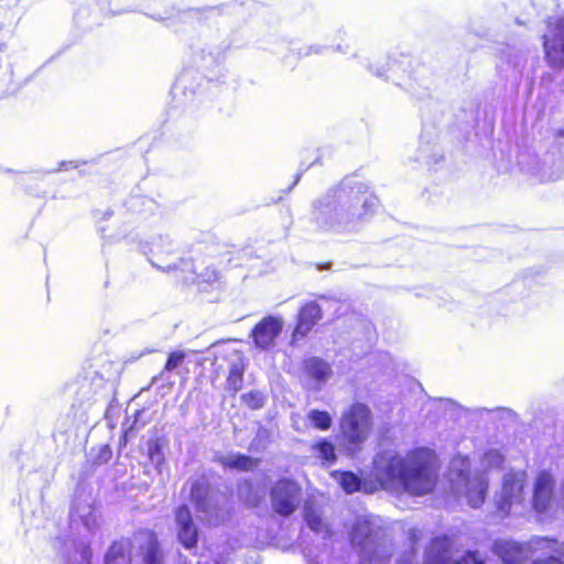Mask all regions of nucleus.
Returning <instances> with one entry per match:
<instances>
[{
	"instance_id": "obj_1",
	"label": "nucleus",
	"mask_w": 564,
	"mask_h": 564,
	"mask_svg": "<svg viewBox=\"0 0 564 564\" xmlns=\"http://www.w3.org/2000/svg\"><path fill=\"white\" fill-rule=\"evenodd\" d=\"M379 198L369 181L347 175L311 204V224L317 231L351 234L376 213Z\"/></svg>"
},
{
	"instance_id": "obj_2",
	"label": "nucleus",
	"mask_w": 564,
	"mask_h": 564,
	"mask_svg": "<svg viewBox=\"0 0 564 564\" xmlns=\"http://www.w3.org/2000/svg\"><path fill=\"white\" fill-rule=\"evenodd\" d=\"M194 68L184 69L176 78L172 95L181 105H191L206 94V86L227 77L225 63L232 46L229 35L204 29L187 44Z\"/></svg>"
},
{
	"instance_id": "obj_3",
	"label": "nucleus",
	"mask_w": 564,
	"mask_h": 564,
	"mask_svg": "<svg viewBox=\"0 0 564 564\" xmlns=\"http://www.w3.org/2000/svg\"><path fill=\"white\" fill-rule=\"evenodd\" d=\"M371 475L383 489L422 497L436 486V456L427 447L411 449L405 455L381 451L372 459Z\"/></svg>"
},
{
	"instance_id": "obj_4",
	"label": "nucleus",
	"mask_w": 564,
	"mask_h": 564,
	"mask_svg": "<svg viewBox=\"0 0 564 564\" xmlns=\"http://www.w3.org/2000/svg\"><path fill=\"white\" fill-rule=\"evenodd\" d=\"M354 58L359 59L373 76L391 82L411 99L422 104L420 110L424 126L429 121L435 123L443 116L445 105L432 97L433 72L426 64L403 53L390 54L384 64L373 63L360 53L354 54Z\"/></svg>"
},
{
	"instance_id": "obj_5",
	"label": "nucleus",
	"mask_w": 564,
	"mask_h": 564,
	"mask_svg": "<svg viewBox=\"0 0 564 564\" xmlns=\"http://www.w3.org/2000/svg\"><path fill=\"white\" fill-rule=\"evenodd\" d=\"M186 485L188 499L203 524L217 528L232 519L235 501L230 494L220 489L215 473L203 470L192 476Z\"/></svg>"
},
{
	"instance_id": "obj_6",
	"label": "nucleus",
	"mask_w": 564,
	"mask_h": 564,
	"mask_svg": "<svg viewBox=\"0 0 564 564\" xmlns=\"http://www.w3.org/2000/svg\"><path fill=\"white\" fill-rule=\"evenodd\" d=\"M231 6L219 4L202 8L180 9L174 4H167L166 0H130L117 9H109V13L118 14L123 12H140L154 20L166 22L167 26L176 22L207 21L215 17L223 15ZM238 6L234 4L232 9Z\"/></svg>"
},
{
	"instance_id": "obj_7",
	"label": "nucleus",
	"mask_w": 564,
	"mask_h": 564,
	"mask_svg": "<svg viewBox=\"0 0 564 564\" xmlns=\"http://www.w3.org/2000/svg\"><path fill=\"white\" fill-rule=\"evenodd\" d=\"M371 429V410L364 403H352L341 414L339 430L335 436L339 451L348 457L357 455L368 440Z\"/></svg>"
},
{
	"instance_id": "obj_8",
	"label": "nucleus",
	"mask_w": 564,
	"mask_h": 564,
	"mask_svg": "<svg viewBox=\"0 0 564 564\" xmlns=\"http://www.w3.org/2000/svg\"><path fill=\"white\" fill-rule=\"evenodd\" d=\"M350 543L362 564H387L393 554L392 543L386 532L366 518L358 519L352 525Z\"/></svg>"
},
{
	"instance_id": "obj_9",
	"label": "nucleus",
	"mask_w": 564,
	"mask_h": 564,
	"mask_svg": "<svg viewBox=\"0 0 564 564\" xmlns=\"http://www.w3.org/2000/svg\"><path fill=\"white\" fill-rule=\"evenodd\" d=\"M520 170L540 182H553L564 177V143L556 141L541 156L530 158L522 153L518 158Z\"/></svg>"
},
{
	"instance_id": "obj_10",
	"label": "nucleus",
	"mask_w": 564,
	"mask_h": 564,
	"mask_svg": "<svg viewBox=\"0 0 564 564\" xmlns=\"http://www.w3.org/2000/svg\"><path fill=\"white\" fill-rule=\"evenodd\" d=\"M269 496L273 512L282 518H289L301 503L302 490L296 481L282 478L272 486Z\"/></svg>"
},
{
	"instance_id": "obj_11",
	"label": "nucleus",
	"mask_w": 564,
	"mask_h": 564,
	"mask_svg": "<svg viewBox=\"0 0 564 564\" xmlns=\"http://www.w3.org/2000/svg\"><path fill=\"white\" fill-rule=\"evenodd\" d=\"M543 47L550 66L564 68V12L549 19Z\"/></svg>"
},
{
	"instance_id": "obj_12",
	"label": "nucleus",
	"mask_w": 564,
	"mask_h": 564,
	"mask_svg": "<svg viewBox=\"0 0 564 564\" xmlns=\"http://www.w3.org/2000/svg\"><path fill=\"white\" fill-rule=\"evenodd\" d=\"M449 542L444 538H435L424 551L422 560L416 550L409 549L398 554L393 564H449Z\"/></svg>"
},
{
	"instance_id": "obj_13",
	"label": "nucleus",
	"mask_w": 564,
	"mask_h": 564,
	"mask_svg": "<svg viewBox=\"0 0 564 564\" xmlns=\"http://www.w3.org/2000/svg\"><path fill=\"white\" fill-rule=\"evenodd\" d=\"M174 249L173 240L170 239L169 236L162 235L140 243L141 252L147 256L152 267L164 272L184 270V268H181V260L178 263L161 264L159 262H164V256L173 253Z\"/></svg>"
},
{
	"instance_id": "obj_14",
	"label": "nucleus",
	"mask_w": 564,
	"mask_h": 564,
	"mask_svg": "<svg viewBox=\"0 0 564 564\" xmlns=\"http://www.w3.org/2000/svg\"><path fill=\"white\" fill-rule=\"evenodd\" d=\"M284 326V321L278 315H268L259 321L251 329L250 337L260 350H269L275 346Z\"/></svg>"
},
{
	"instance_id": "obj_15",
	"label": "nucleus",
	"mask_w": 564,
	"mask_h": 564,
	"mask_svg": "<svg viewBox=\"0 0 564 564\" xmlns=\"http://www.w3.org/2000/svg\"><path fill=\"white\" fill-rule=\"evenodd\" d=\"M527 477V473L523 470H512L503 476L502 489L497 500V507L499 511L508 513L513 503H519L522 501Z\"/></svg>"
},
{
	"instance_id": "obj_16",
	"label": "nucleus",
	"mask_w": 564,
	"mask_h": 564,
	"mask_svg": "<svg viewBox=\"0 0 564 564\" xmlns=\"http://www.w3.org/2000/svg\"><path fill=\"white\" fill-rule=\"evenodd\" d=\"M322 318L323 310L316 301L304 303L297 312L290 345L296 346L301 340H304Z\"/></svg>"
},
{
	"instance_id": "obj_17",
	"label": "nucleus",
	"mask_w": 564,
	"mask_h": 564,
	"mask_svg": "<svg viewBox=\"0 0 564 564\" xmlns=\"http://www.w3.org/2000/svg\"><path fill=\"white\" fill-rule=\"evenodd\" d=\"M176 525V539L187 551L197 547L199 541V529L194 521L192 511L187 505H181L174 512Z\"/></svg>"
},
{
	"instance_id": "obj_18",
	"label": "nucleus",
	"mask_w": 564,
	"mask_h": 564,
	"mask_svg": "<svg viewBox=\"0 0 564 564\" xmlns=\"http://www.w3.org/2000/svg\"><path fill=\"white\" fill-rule=\"evenodd\" d=\"M137 551L135 564H163L164 553L162 545L153 531L140 532L134 536Z\"/></svg>"
},
{
	"instance_id": "obj_19",
	"label": "nucleus",
	"mask_w": 564,
	"mask_h": 564,
	"mask_svg": "<svg viewBox=\"0 0 564 564\" xmlns=\"http://www.w3.org/2000/svg\"><path fill=\"white\" fill-rule=\"evenodd\" d=\"M529 543H519L512 540H496L491 551L503 564H522L533 553L534 547Z\"/></svg>"
},
{
	"instance_id": "obj_20",
	"label": "nucleus",
	"mask_w": 564,
	"mask_h": 564,
	"mask_svg": "<svg viewBox=\"0 0 564 564\" xmlns=\"http://www.w3.org/2000/svg\"><path fill=\"white\" fill-rule=\"evenodd\" d=\"M53 547L66 564H91L90 546L83 541H67L57 536L53 541Z\"/></svg>"
},
{
	"instance_id": "obj_21",
	"label": "nucleus",
	"mask_w": 564,
	"mask_h": 564,
	"mask_svg": "<svg viewBox=\"0 0 564 564\" xmlns=\"http://www.w3.org/2000/svg\"><path fill=\"white\" fill-rule=\"evenodd\" d=\"M555 479L546 470L538 474L534 486L532 506L536 512H545L554 499Z\"/></svg>"
},
{
	"instance_id": "obj_22",
	"label": "nucleus",
	"mask_w": 564,
	"mask_h": 564,
	"mask_svg": "<svg viewBox=\"0 0 564 564\" xmlns=\"http://www.w3.org/2000/svg\"><path fill=\"white\" fill-rule=\"evenodd\" d=\"M303 372L311 380V388L318 390L332 377L333 369L323 358L311 356L303 360Z\"/></svg>"
},
{
	"instance_id": "obj_23",
	"label": "nucleus",
	"mask_w": 564,
	"mask_h": 564,
	"mask_svg": "<svg viewBox=\"0 0 564 564\" xmlns=\"http://www.w3.org/2000/svg\"><path fill=\"white\" fill-rule=\"evenodd\" d=\"M458 477L465 482L468 505L474 509L480 508L487 496L488 480L482 476L470 479L467 468L460 469Z\"/></svg>"
},
{
	"instance_id": "obj_24",
	"label": "nucleus",
	"mask_w": 564,
	"mask_h": 564,
	"mask_svg": "<svg viewBox=\"0 0 564 564\" xmlns=\"http://www.w3.org/2000/svg\"><path fill=\"white\" fill-rule=\"evenodd\" d=\"M303 518L307 528L319 535L325 543L332 538L333 533L329 525L324 521L321 511L314 503L305 502Z\"/></svg>"
},
{
	"instance_id": "obj_25",
	"label": "nucleus",
	"mask_w": 564,
	"mask_h": 564,
	"mask_svg": "<svg viewBox=\"0 0 564 564\" xmlns=\"http://www.w3.org/2000/svg\"><path fill=\"white\" fill-rule=\"evenodd\" d=\"M132 542L128 538L113 541L104 557L105 564H131Z\"/></svg>"
},
{
	"instance_id": "obj_26",
	"label": "nucleus",
	"mask_w": 564,
	"mask_h": 564,
	"mask_svg": "<svg viewBox=\"0 0 564 564\" xmlns=\"http://www.w3.org/2000/svg\"><path fill=\"white\" fill-rule=\"evenodd\" d=\"M443 158V152L438 149L437 144L431 139H426V131L424 130L421 134L420 145L416 150L414 160L431 166L441 162Z\"/></svg>"
},
{
	"instance_id": "obj_27",
	"label": "nucleus",
	"mask_w": 564,
	"mask_h": 564,
	"mask_svg": "<svg viewBox=\"0 0 564 564\" xmlns=\"http://www.w3.org/2000/svg\"><path fill=\"white\" fill-rule=\"evenodd\" d=\"M246 364L241 354H235L229 361V373L226 380L227 390L236 393L242 389Z\"/></svg>"
},
{
	"instance_id": "obj_28",
	"label": "nucleus",
	"mask_w": 564,
	"mask_h": 564,
	"mask_svg": "<svg viewBox=\"0 0 564 564\" xmlns=\"http://www.w3.org/2000/svg\"><path fill=\"white\" fill-rule=\"evenodd\" d=\"M238 499L250 508L258 507L263 499L261 491L254 486L252 479L243 478L237 482Z\"/></svg>"
},
{
	"instance_id": "obj_29",
	"label": "nucleus",
	"mask_w": 564,
	"mask_h": 564,
	"mask_svg": "<svg viewBox=\"0 0 564 564\" xmlns=\"http://www.w3.org/2000/svg\"><path fill=\"white\" fill-rule=\"evenodd\" d=\"M218 463L228 469L250 471L257 467L258 460L247 454L231 453L218 458Z\"/></svg>"
},
{
	"instance_id": "obj_30",
	"label": "nucleus",
	"mask_w": 564,
	"mask_h": 564,
	"mask_svg": "<svg viewBox=\"0 0 564 564\" xmlns=\"http://www.w3.org/2000/svg\"><path fill=\"white\" fill-rule=\"evenodd\" d=\"M166 445L167 441L160 436L150 437L147 441V454L158 474H162V468L165 464L164 447Z\"/></svg>"
},
{
	"instance_id": "obj_31",
	"label": "nucleus",
	"mask_w": 564,
	"mask_h": 564,
	"mask_svg": "<svg viewBox=\"0 0 564 564\" xmlns=\"http://www.w3.org/2000/svg\"><path fill=\"white\" fill-rule=\"evenodd\" d=\"M70 513L73 518L80 519L83 525L89 532H94L99 525L98 516L90 503L82 505V502L75 500Z\"/></svg>"
},
{
	"instance_id": "obj_32",
	"label": "nucleus",
	"mask_w": 564,
	"mask_h": 564,
	"mask_svg": "<svg viewBox=\"0 0 564 564\" xmlns=\"http://www.w3.org/2000/svg\"><path fill=\"white\" fill-rule=\"evenodd\" d=\"M104 14L106 13L102 9H96V4H87L76 11L74 19L79 28L90 30L93 26L100 24L101 15Z\"/></svg>"
},
{
	"instance_id": "obj_33",
	"label": "nucleus",
	"mask_w": 564,
	"mask_h": 564,
	"mask_svg": "<svg viewBox=\"0 0 564 564\" xmlns=\"http://www.w3.org/2000/svg\"><path fill=\"white\" fill-rule=\"evenodd\" d=\"M501 63H506L512 67L514 72V79H520L523 76V69L527 64V57L524 53L516 50L514 47H506L500 53Z\"/></svg>"
},
{
	"instance_id": "obj_34",
	"label": "nucleus",
	"mask_w": 564,
	"mask_h": 564,
	"mask_svg": "<svg viewBox=\"0 0 564 564\" xmlns=\"http://www.w3.org/2000/svg\"><path fill=\"white\" fill-rule=\"evenodd\" d=\"M332 476L346 494L361 491L365 486L364 479L350 470H335Z\"/></svg>"
},
{
	"instance_id": "obj_35",
	"label": "nucleus",
	"mask_w": 564,
	"mask_h": 564,
	"mask_svg": "<svg viewBox=\"0 0 564 564\" xmlns=\"http://www.w3.org/2000/svg\"><path fill=\"white\" fill-rule=\"evenodd\" d=\"M312 452L322 460L323 465L330 466L337 460L336 446L328 438H321L315 442L312 445Z\"/></svg>"
},
{
	"instance_id": "obj_36",
	"label": "nucleus",
	"mask_w": 564,
	"mask_h": 564,
	"mask_svg": "<svg viewBox=\"0 0 564 564\" xmlns=\"http://www.w3.org/2000/svg\"><path fill=\"white\" fill-rule=\"evenodd\" d=\"M181 268H184L183 271H191L196 275L194 282L197 284L206 283L212 284L218 280V272L216 269L212 267H206L203 271L196 272L194 264L189 260L181 259Z\"/></svg>"
},
{
	"instance_id": "obj_37",
	"label": "nucleus",
	"mask_w": 564,
	"mask_h": 564,
	"mask_svg": "<svg viewBox=\"0 0 564 564\" xmlns=\"http://www.w3.org/2000/svg\"><path fill=\"white\" fill-rule=\"evenodd\" d=\"M185 357H186V355L182 350H176V351L171 352L167 356V359H166L163 370L158 376H154L152 378L151 384H155L160 381H162V382L167 381L169 377H166V373L178 368L184 362Z\"/></svg>"
},
{
	"instance_id": "obj_38",
	"label": "nucleus",
	"mask_w": 564,
	"mask_h": 564,
	"mask_svg": "<svg viewBox=\"0 0 564 564\" xmlns=\"http://www.w3.org/2000/svg\"><path fill=\"white\" fill-rule=\"evenodd\" d=\"M306 417L310 424L318 431H328L333 425V416L325 410L311 409Z\"/></svg>"
},
{
	"instance_id": "obj_39",
	"label": "nucleus",
	"mask_w": 564,
	"mask_h": 564,
	"mask_svg": "<svg viewBox=\"0 0 564 564\" xmlns=\"http://www.w3.org/2000/svg\"><path fill=\"white\" fill-rule=\"evenodd\" d=\"M240 399L249 409L260 410L265 405L267 394L260 390H251L241 394Z\"/></svg>"
},
{
	"instance_id": "obj_40",
	"label": "nucleus",
	"mask_w": 564,
	"mask_h": 564,
	"mask_svg": "<svg viewBox=\"0 0 564 564\" xmlns=\"http://www.w3.org/2000/svg\"><path fill=\"white\" fill-rule=\"evenodd\" d=\"M449 564H487V562L478 551L468 550L456 560L451 557Z\"/></svg>"
},
{
	"instance_id": "obj_41",
	"label": "nucleus",
	"mask_w": 564,
	"mask_h": 564,
	"mask_svg": "<svg viewBox=\"0 0 564 564\" xmlns=\"http://www.w3.org/2000/svg\"><path fill=\"white\" fill-rule=\"evenodd\" d=\"M326 51H327V46L314 44V45H308V46H303V47L297 48L296 54H297V58H302V57L310 56L312 54H324Z\"/></svg>"
},
{
	"instance_id": "obj_42",
	"label": "nucleus",
	"mask_w": 564,
	"mask_h": 564,
	"mask_svg": "<svg viewBox=\"0 0 564 564\" xmlns=\"http://www.w3.org/2000/svg\"><path fill=\"white\" fill-rule=\"evenodd\" d=\"M486 459H487L488 464L492 467H500L505 462L503 456L497 449H489L486 453Z\"/></svg>"
},
{
	"instance_id": "obj_43",
	"label": "nucleus",
	"mask_w": 564,
	"mask_h": 564,
	"mask_svg": "<svg viewBox=\"0 0 564 564\" xmlns=\"http://www.w3.org/2000/svg\"><path fill=\"white\" fill-rule=\"evenodd\" d=\"M112 457V451L109 445H104L99 448V452L95 458V463L102 465L110 460Z\"/></svg>"
},
{
	"instance_id": "obj_44",
	"label": "nucleus",
	"mask_w": 564,
	"mask_h": 564,
	"mask_svg": "<svg viewBox=\"0 0 564 564\" xmlns=\"http://www.w3.org/2000/svg\"><path fill=\"white\" fill-rule=\"evenodd\" d=\"M531 564H564V561L558 556L550 555L545 558H536Z\"/></svg>"
},
{
	"instance_id": "obj_45",
	"label": "nucleus",
	"mask_w": 564,
	"mask_h": 564,
	"mask_svg": "<svg viewBox=\"0 0 564 564\" xmlns=\"http://www.w3.org/2000/svg\"><path fill=\"white\" fill-rule=\"evenodd\" d=\"M495 411L501 413V416L506 419H514L517 416V413L509 408H497Z\"/></svg>"
},
{
	"instance_id": "obj_46",
	"label": "nucleus",
	"mask_w": 564,
	"mask_h": 564,
	"mask_svg": "<svg viewBox=\"0 0 564 564\" xmlns=\"http://www.w3.org/2000/svg\"><path fill=\"white\" fill-rule=\"evenodd\" d=\"M77 166H78V164L76 162H74V161H62L59 163V167L56 169V170H53L52 172H57V171L63 170V169L64 170H68L70 167L72 169H76Z\"/></svg>"
},
{
	"instance_id": "obj_47",
	"label": "nucleus",
	"mask_w": 564,
	"mask_h": 564,
	"mask_svg": "<svg viewBox=\"0 0 564 564\" xmlns=\"http://www.w3.org/2000/svg\"><path fill=\"white\" fill-rule=\"evenodd\" d=\"M130 0H112L110 2V8L109 9H117L118 7L122 6V3H127Z\"/></svg>"
},
{
	"instance_id": "obj_48",
	"label": "nucleus",
	"mask_w": 564,
	"mask_h": 564,
	"mask_svg": "<svg viewBox=\"0 0 564 564\" xmlns=\"http://www.w3.org/2000/svg\"><path fill=\"white\" fill-rule=\"evenodd\" d=\"M301 176H302L301 172L295 175L294 182L288 187L286 193L291 192L292 188L300 182Z\"/></svg>"
},
{
	"instance_id": "obj_49",
	"label": "nucleus",
	"mask_w": 564,
	"mask_h": 564,
	"mask_svg": "<svg viewBox=\"0 0 564 564\" xmlns=\"http://www.w3.org/2000/svg\"><path fill=\"white\" fill-rule=\"evenodd\" d=\"M337 52H340L343 54H346L348 52V47L347 46H343L340 44H338L335 48Z\"/></svg>"
},
{
	"instance_id": "obj_50",
	"label": "nucleus",
	"mask_w": 564,
	"mask_h": 564,
	"mask_svg": "<svg viewBox=\"0 0 564 564\" xmlns=\"http://www.w3.org/2000/svg\"><path fill=\"white\" fill-rule=\"evenodd\" d=\"M555 135H556L557 138H562V137H564V129H563V128L558 129V130L556 131Z\"/></svg>"
},
{
	"instance_id": "obj_51",
	"label": "nucleus",
	"mask_w": 564,
	"mask_h": 564,
	"mask_svg": "<svg viewBox=\"0 0 564 564\" xmlns=\"http://www.w3.org/2000/svg\"><path fill=\"white\" fill-rule=\"evenodd\" d=\"M521 286H522V283H520V282H516V283H513V284L511 285V289H512V290H518V289H520Z\"/></svg>"
},
{
	"instance_id": "obj_52",
	"label": "nucleus",
	"mask_w": 564,
	"mask_h": 564,
	"mask_svg": "<svg viewBox=\"0 0 564 564\" xmlns=\"http://www.w3.org/2000/svg\"><path fill=\"white\" fill-rule=\"evenodd\" d=\"M330 267V263H323L318 265L319 270L328 269Z\"/></svg>"
},
{
	"instance_id": "obj_53",
	"label": "nucleus",
	"mask_w": 564,
	"mask_h": 564,
	"mask_svg": "<svg viewBox=\"0 0 564 564\" xmlns=\"http://www.w3.org/2000/svg\"><path fill=\"white\" fill-rule=\"evenodd\" d=\"M194 21H189L188 23H193ZM180 22H176L174 25H172L171 28H175V31H178V28H176V25L178 24Z\"/></svg>"
},
{
	"instance_id": "obj_54",
	"label": "nucleus",
	"mask_w": 564,
	"mask_h": 564,
	"mask_svg": "<svg viewBox=\"0 0 564 564\" xmlns=\"http://www.w3.org/2000/svg\"><path fill=\"white\" fill-rule=\"evenodd\" d=\"M247 564H259V562H258V560H256V561H250V562L248 561V562H247Z\"/></svg>"
},
{
	"instance_id": "obj_55",
	"label": "nucleus",
	"mask_w": 564,
	"mask_h": 564,
	"mask_svg": "<svg viewBox=\"0 0 564 564\" xmlns=\"http://www.w3.org/2000/svg\"><path fill=\"white\" fill-rule=\"evenodd\" d=\"M111 214H112L111 212H107L106 215H105V218L111 216Z\"/></svg>"
}]
</instances>
